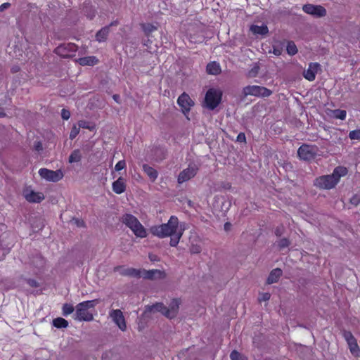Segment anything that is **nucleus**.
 <instances>
[{
  "label": "nucleus",
  "instance_id": "obj_1",
  "mask_svg": "<svg viewBox=\"0 0 360 360\" xmlns=\"http://www.w3.org/2000/svg\"><path fill=\"white\" fill-rule=\"evenodd\" d=\"M184 227L179 228V219L176 216H171L168 221L161 225L153 226L150 229V233L160 238L171 237L169 245L176 247L183 236Z\"/></svg>",
  "mask_w": 360,
  "mask_h": 360
},
{
  "label": "nucleus",
  "instance_id": "obj_2",
  "mask_svg": "<svg viewBox=\"0 0 360 360\" xmlns=\"http://www.w3.org/2000/svg\"><path fill=\"white\" fill-rule=\"evenodd\" d=\"M98 303V300L84 301L76 306L75 319L79 321H90L94 319L93 314L89 311V309L94 308Z\"/></svg>",
  "mask_w": 360,
  "mask_h": 360
},
{
  "label": "nucleus",
  "instance_id": "obj_3",
  "mask_svg": "<svg viewBox=\"0 0 360 360\" xmlns=\"http://www.w3.org/2000/svg\"><path fill=\"white\" fill-rule=\"evenodd\" d=\"M122 222L129 227L134 234L139 238H146L147 232L139 219L131 214H124L121 218Z\"/></svg>",
  "mask_w": 360,
  "mask_h": 360
},
{
  "label": "nucleus",
  "instance_id": "obj_4",
  "mask_svg": "<svg viewBox=\"0 0 360 360\" xmlns=\"http://www.w3.org/2000/svg\"><path fill=\"white\" fill-rule=\"evenodd\" d=\"M179 304L180 301L178 299H173L168 307H165L162 303H156L149 307V310L151 312H160L167 318L173 319L178 314Z\"/></svg>",
  "mask_w": 360,
  "mask_h": 360
},
{
  "label": "nucleus",
  "instance_id": "obj_5",
  "mask_svg": "<svg viewBox=\"0 0 360 360\" xmlns=\"http://www.w3.org/2000/svg\"><path fill=\"white\" fill-rule=\"evenodd\" d=\"M243 93L245 96H253L262 98L269 97L273 94L271 90L257 85H249L244 87Z\"/></svg>",
  "mask_w": 360,
  "mask_h": 360
},
{
  "label": "nucleus",
  "instance_id": "obj_6",
  "mask_svg": "<svg viewBox=\"0 0 360 360\" xmlns=\"http://www.w3.org/2000/svg\"><path fill=\"white\" fill-rule=\"evenodd\" d=\"M221 91L215 89H209L205 98L206 107L210 110H214L220 103L221 100Z\"/></svg>",
  "mask_w": 360,
  "mask_h": 360
},
{
  "label": "nucleus",
  "instance_id": "obj_7",
  "mask_svg": "<svg viewBox=\"0 0 360 360\" xmlns=\"http://www.w3.org/2000/svg\"><path fill=\"white\" fill-rule=\"evenodd\" d=\"M319 148L314 145L302 144L297 150L298 157L304 161L314 160L316 156Z\"/></svg>",
  "mask_w": 360,
  "mask_h": 360
},
{
  "label": "nucleus",
  "instance_id": "obj_8",
  "mask_svg": "<svg viewBox=\"0 0 360 360\" xmlns=\"http://www.w3.org/2000/svg\"><path fill=\"white\" fill-rule=\"evenodd\" d=\"M198 167L195 164H190L188 167L182 170L177 178V182L181 184L193 178L198 173Z\"/></svg>",
  "mask_w": 360,
  "mask_h": 360
},
{
  "label": "nucleus",
  "instance_id": "obj_9",
  "mask_svg": "<svg viewBox=\"0 0 360 360\" xmlns=\"http://www.w3.org/2000/svg\"><path fill=\"white\" fill-rule=\"evenodd\" d=\"M39 174L42 179L52 182H57L60 181L64 176L60 169L53 171L46 168H41L39 170Z\"/></svg>",
  "mask_w": 360,
  "mask_h": 360
},
{
  "label": "nucleus",
  "instance_id": "obj_10",
  "mask_svg": "<svg viewBox=\"0 0 360 360\" xmlns=\"http://www.w3.org/2000/svg\"><path fill=\"white\" fill-rule=\"evenodd\" d=\"M337 184L335 177L332 174L321 176L316 178L314 181V186L321 189H331Z\"/></svg>",
  "mask_w": 360,
  "mask_h": 360
},
{
  "label": "nucleus",
  "instance_id": "obj_11",
  "mask_svg": "<svg viewBox=\"0 0 360 360\" xmlns=\"http://www.w3.org/2000/svg\"><path fill=\"white\" fill-rule=\"evenodd\" d=\"M112 321L117 326L122 330L125 331L127 329L126 321L123 313L120 309H112L109 314Z\"/></svg>",
  "mask_w": 360,
  "mask_h": 360
},
{
  "label": "nucleus",
  "instance_id": "obj_12",
  "mask_svg": "<svg viewBox=\"0 0 360 360\" xmlns=\"http://www.w3.org/2000/svg\"><path fill=\"white\" fill-rule=\"evenodd\" d=\"M177 103L185 115L189 112L191 108L194 105L193 100L186 93H183L179 96Z\"/></svg>",
  "mask_w": 360,
  "mask_h": 360
},
{
  "label": "nucleus",
  "instance_id": "obj_13",
  "mask_svg": "<svg viewBox=\"0 0 360 360\" xmlns=\"http://www.w3.org/2000/svg\"><path fill=\"white\" fill-rule=\"evenodd\" d=\"M342 336L348 344L349 350L352 354L356 356L359 355V348L356 338L354 337L350 331L344 330Z\"/></svg>",
  "mask_w": 360,
  "mask_h": 360
},
{
  "label": "nucleus",
  "instance_id": "obj_14",
  "mask_svg": "<svg viewBox=\"0 0 360 360\" xmlns=\"http://www.w3.org/2000/svg\"><path fill=\"white\" fill-rule=\"evenodd\" d=\"M302 9L306 13L316 17H323L326 15V10L320 5L305 4Z\"/></svg>",
  "mask_w": 360,
  "mask_h": 360
},
{
  "label": "nucleus",
  "instance_id": "obj_15",
  "mask_svg": "<svg viewBox=\"0 0 360 360\" xmlns=\"http://www.w3.org/2000/svg\"><path fill=\"white\" fill-rule=\"evenodd\" d=\"M115 271H118L120 275L124 276H129L133 278H141V269L134 268H125L124 266H116Z\"/></svg>",
  "mask_w": 360,
  "mask_h": 360
},
{
  "label": "nucleus",
  "instance_id": "obj_16",
  "mask_svg": "<svg viewBox=\"0 0 360 360\" xmlns=\"http://www.w3.org/2000/svg\"><path fill=\"white\" fill-rule=\"evenodd\" d=\"M165 273L158 269L141 270V278L145 279L164 278Z\"/></svg>",
  "mask_w": 360,
  "mask_h": 360
},
{
  "label": "nucleus",
  "instance_id": "obj_17",
  "mask_svg": "<svg viewBox=\"0 0 360 360\" xmlns=\"http://www.w3.org/2000/svg\"><path fill=\"white\" fill-rule=\"evenodd\" d=\"M76 51L77 46L72 43L63 44L56 49V53L64 58L69 56V52H75Z\"/></svg>",
  "mask_w": 360,
  "mask_h": 360
},
{
  "label": "nucleus",
  "instance_id": "obj_18",
  "mask_svg": "<svg viewBox=\"0 0 360 360\" xmlns=\"http://www.w3.org/2000/svg\"><path fill=\"white\" fill-rule=\"evenodd\" d=\"M319 68L320 65L318 63H310L307 70L303 72L304 77L308 81H314Z\"/></svg>",
  "mask_w": 360,
  "mask_h": 360
},
{
  "label": "nucleus",
  "instance_id": "obj_19",
  "mask_svg": "<svg viewBox=\"0 0 360 360\" xmlns=\"http://www.w3.org/2000/svg\"><path fill=\"white\" fill-rule=\"evenodd\" d=\"M25 199L30 202H40L44 198L42 193L34 192L33 191L27 192L25 194Z\"/></svg>",
  "mask_w": 360,
  "mask_h": 360
},
{
  "label": "nucleus",
  "instance_id": "obj_20",
  "mask_svg": "<svg viewBox=\"0 0 360 360\" xmlns=\"http://www.w3.org/2000/svg\"><path fill=\"white\" fill-rule=\"evenodd\" d=\"M125 181L122 177L118 178L112 183V191L117 194H121L125 191Z\"/></svg>",
  "mask_w": 360,
  "mask_h": 360
},
{
  "label": "nucleus",
  "instance_id": "obj_21",
  "mask_svg": "<svg viewBox=\"0 0 360 360\" xmlns=\"http://www.w3.org/2000/svg\"><path fill=\"white\" fill-rule=\"evenodd\" d=\"M282 274H283V271L279 268H276V269H273L270 272V274L267 278L266 283L268 284H272V283L278 282V279L282 276Z\"/></svg>",
  "mask_w": 360,
  "mask_h": 360
},
{
  "label": "nucleus",
  "instance_id": "obj_22",
  "mask_svg": "<svg viewBox=\"0 0 360 360\" xmlns=\"http://www.w3.org/2000/svg\"><path fill=\"white\" fill-rule=\"evenodd\" d=\"M143 170L152 181H155L157 179L158 173L153 167L147 164H144L143 165Z\"/></svg>",
  "mask_w": 360,
  "mask_h": 360
},
{
  "label": "nucleus",
  "instance_id": "obj_23",
  "mask_svg": "<svg viewBox=\"0 0 360 360\" xmlns=\"http://www.w3.org/2000/svg\"><path fill=\"white\" fill-rule=\"evenodd\" d=\"M110 32V26H105L98 30L96 34V39L98 42H103L107 39Z\"/></svg>",
  "mask_w": 360,
  "mask_h": 360
},
{
  "label": "nucleus",
  "instance_id": "obj_24",
  "mask_svg": "<svg viewBox=\"0 0 360 360\" xmlns=\"http://www.w3.org/2000/svg\"><path fill=\"white\" fill-rule=\"evenodd\" d=\"M79 65H94L98 63V60L95 56H85L80 58L77 60Z\"/></svg>",
  "mask_w": 360,
  "mask_h": 360
},
{
  "label": "nucleus",
  "instance_id": "obj_25",
  "mask_svg": "<svg viewBox=\"0 0 360 360\" xmlns=\"http://www.w3.org/2000/svg\"><path fill=\"white\" fill-rule=\"evenodd\" d=\"M206 70L210 75H217L220 73L221 68L218 63L211 62L207 65Z\"/></svg>",
  "mask_w": 360,
  "mask_h": 360
},
{
  "label": "nucleus",
  "instance_id": "obj_26",
  "mask_svg": "<svg viewBox=\"0 0 360 360\" xmlns=\"http://www.w3.org/2000/svg\"><path fill=\"white\" fill-rule=\"evenodd\" d=\"M347 172H348L347 169L345 167H341V166L337 167L333 170L332 176H333L335 177L336 182L338 183L340 181V179L342 176H345L347 174Z\"/></svg>",
  "mask_w": 360,
  "mask_h": 360
},
{
  "label": "nucleus",
  "instance_id": "obj_27",
  "mask_svg": "<svg viewBox=\"0 0 360 360\" xmlns=\"http://www.w3.org/2000/svg\"><path fill=\"white\" fill-rule=\"evenodd\" d=\"M250 31L255 35H264L268 32V27L266 25H252Z\"/></svg>",
  "mask_w": 360,
  "mask_h": 360
},
{
  "label": "nucleus",
  "instance_id": "obj_28",
  "mask_svg": "<svg viewBox=\"0 0 360 360\" xmlns=\"http://www.w3.org/2000/svg\"><path fill=\"white\" fill-rule=\"evenodd\" d=\"M82 155L80 150L75 149L70 155L68 162L70 163L79 162L82 160Z\"/></svg>",
  "mask_w": 360,
  "mask_h": 360
},
{
  "label": "nucleus",
  "instance_id": "obj_29",
  "mask_svg": "<svg viewBox=\"0 0 360 360\" xmlns=\"http://www.w3.org/2000/svg\"><path fill=\"white\" fill-rule=\"evenodd\" d=\"M53 325L57 328H65L68 326V322L63 318H56L53 320Z\"/></svg>",
  "mask_w": 360,
  "mask_h": 360
},
{
  "label": "nucleus",
  "instance_id": "obj_30",
  "mask_svg": "<svg viewBox=\"0 0 360 360\" xmlns=\"http://www.w3.org/2000/svg\"><path fill=\"white\" fill-rule=\"evenodd\" d=\"M347 112L345 110L336 109L331 111V116L334 118L344 120L346 118Z\"/></svg>",
  "mask_w": 360,
  "mask_h": 360
},
{
  "label": "nucleus",
  "instance_id": "obj_31",
  "mask_svg": "<svg viewBox=\"0 0 360 360\" xmlns=\"http://www.w3.org/2000/svg\"><path fill=\"white\" fill-rule=\"evenodd\" d=\"M287 52L289 55L294 56L297 53V49L293 41H289L287 44Z\"/></svg>",
  "mask_w": 360,
  "mask_h": 360
},
{
  "label": "nucleus",
  "instance_id": "obj_32",
  "mask_svg": "<svg viewBox=\"0 0 360 360\" xmlns=\"http://www.w3.org/2000/svg\"><path fill=\"white\" fill-rule=\"evenodd\" d=\"M62 310L63 314L67 316L74 311V307L72 304L65 303L63 304Z\"/></svg>",
  "mask_w": 360,
  "mask_h": 360
},
{
  "label": "nucleus",
  "instance_id": "obj_33",
  "mask_svg": "<svg viewBox=\"0 0 360 360\" xmlns=\"http://www.w3.org/2000/svg\"><path fill=\"white\" fill-rule=\"evenodd\" d=\"M277 244H278L279 249L283 250L285 248H288L290 245V242L288 238H283L278 240L277 241Z\"/></svg>",
  "mask_w": 360,
  "mask_h": 360
},
{
  "label": "nucleus",
  "instance_id": "obj_34",
  "mask_svg": "<svg viewBox=\"0 0 360 360\" xmlns=\"http://www.w3.org/2000/svg\"><path fill=\"white\" fill-rule=\"evenodd\" d=\"M349 138L352 140H360V129L349 131Z\"/></svg>",
  "mask_w": 360,
  "mask_h": 360
},
{
  "label": "nucleus",
  "instance_id": "obj_35",
  "mask_svg": "<svg viewBox=\"0 0 360 360\" xmlns=\"http://www.w3.org/2000/svg\"><path fill=\"white\" fill-rule=\"evenodd\" d=\"M189 250L191 254H199L202 251V248L199 244H191Z\"/></svg>",
  "mask_w": 360,
  "mask_h": 360
},
{
  "label": "nucleus",
  "instance_id": "obj_36",
  "mask_svg": "<svg viewBox=\"0 0 360 360\" xmlns=\"http://www.w3.org/2000/svg\"><path fill=\"white\" fill-rule=\"evenodd\" d=\"M230 358L231 360H244L243 356L236 350H233L231 352L230 354Z\"/></svg>",
  "mask_w": 360,
  "mask_h": 360
},
{
  "label": "nucleus",
  "instance_id": "obj_37",
  "mask_svg": "<svg viewBox=\"0 0 360 360\" xmlns=\"http://www.w3.org/2000/svg\"><path fill=\"white\" fill-rule=\"evenodd\" d=\"M79 132V128L77 127L76 126H74L71 129V131L70 134V139L72 140L74 139L77 136Z\"/></svg>",
  "mask_w": 360,
  "mask_h": 360
},
{
  "label": "nucleus",
  "instance_id": "obj_38",
  "mask_svg": "<svg viewBox=\"0 0 360 360\" xmlns=\"http://www.w3.org/2000/svg\"><path fill=\"white\" fill-rule=\"evenodd\" d=\"M271 297V295L269 292H264L259 295L258 298L259 302L268 301Z\"/></svg>",
  "mask_w": 360,
  "mask_h": 360
},
{
  "label": "nucleus",
  "instance_id": "obj_39",
  "mask_svg": "<svg viewBox=\"0 0 360 360\" xmlns=\"http://www.w3.org/2000/svg\"><path fill=\"white\" fill-rule=\"evenodd\" d=\"M126 167V162L124 160H120L115 166L116 171H120Z\"/></svg>",
  "mask_w": 360,
  "mask_h": 360
},
{
  "label": "nucleus",
  "instance_id": "obj_40",
  "mask_svg": "<svg viewBox=\"0 0 360 360\" xmlns=\"http://www.w3.org/2000/svg\"><path fill=\"white\" fill-rule=\"evenodd\" d=\"M61 117L64 120H68L70 117V112L66 109H62Z\"/></svg>",
  "mask_w": 360,
  "mask_h": 360
},
{
  "label": "nucleus",
  "instance_id": "obj_41",
  "mask_svg": "<svg viewBox=\"0 0 360 360\" xmlns=\"http://www.w3.org/2000/svg\"><path fill=\"white\" fill-rule=\"evenodd\" d=\"M350 202L354 205H357L360 203V196L356 195L350 199Z\"/></svg>",
  "mask_w": 360,
  "mask_h": 360
},
{
  "label": "nucleus",
  "instance_id": "obj_42",
  "mask_svg": "<svg viewBox=\"0 0 360 360\" xmlns=\"http://www.w3.org/2000/svg\"><path fill=\"white\" fill-rule=\"evenodd\" d=\"M79 128L89 129V123L84 120H80L78 122Z\"/></svg>",
  "mask_w": 360,
  "mask_h": 360
},
{
  "label": "nucleus",
  "instance_id": "obj_43",
  "mask_svg": "<svg viewBox=\"0 0 360 360\" xmlns=\"http://www.w3.org/2000/svg\"><path fill=\"white\" fill-rule=\"evenodd\" d=\"M246 138L244 133H240L237 136V141L238 142H245Z\"/></svg>",
  "mask_w": 360,
  "mask_h": 360
},
{
  "label": "nucleus",
  "instance_id": "obj_44",
  "mask_svg": "<svg viewBox=\"0 0 360 360\" xmlns=\"http://www.w3.org/2000/svg\"><path fill=\"white\" fill-rule=\"evenodd\" d=\"M34 149L37 151H41L43 149L42 143L41 141H36L34 143Z\"/></svg>",
  "mask_w": 360,
  "mask_h": 360
},
{
  "label": "nucleus",
  "instance_id": "obj_45",
  "mask_svg": "<svg viewBox=\"0 0 360 360\" xmlns=\"http://www.w3.org/2000/svg\"><path fill=\"white\" fill-rule=\"evenodd\" d=\"M284 228L283 226L277 227L275 230V234L277 236H281L283 233Z\"/></svg>",
  "mask_w": 360,
  "mask_h": 360
},
{
  "label": "nucleus",
  "instance_id": "obj_46",
  "mask_svg": "<svg viewBox=\"0 0 360 360\" xmlns=\"http://www.w3.org/2000/svg\"><path fill=\"white\" fill-rule=\"evenodd\" d=\"M27 283L31 287L37 288V287L39 286V283H37V281L34 280V279H29L28 281H27Z\"/></svg>",
  "mask_w": 360,
  "mask_h": 360
},
{
  "label": "nucleus",
  "instance_id": "obj_47",
  "mask_svg": "<svg viewBox=\"0 0 360 360\" xmlns=\"http://www.w3.org/2000/svg\"><path fill=\"white\" fill-rule=\"evenodd\" d=\"M11 6L10 3H4L0 6V12H3Z\"/></svg>",
  "mask_w": 360,
  "mask_h": 360
},
{
  "label": "nucleus",
  "instance_id": "obj_48",
  "mask_svg": "<svg viewBox=\"0 0 360 360\" xmlns=\"http://www.w3.org/2000/svg\"><path fill=\"white\" fill-rule=\"evenodd\" d=\"M273 53L276 55V56H280L281 54V49H277V48H274V51Z\"/></svg>",
  "mask_w": 360,
  "mask_h": 360
},
{
  "label": "nucleus",
  "instance_id": "obj_49",
  "mask_svg": "<svg viewBox=\"0 0 360 360\" xmlns=\"http://www.w3.org/2000/svg\"><path fill=\"white\" fill-rule=\"evenodd\" d=\"M112 98L115 101H116L117 103H120V96L118 94H114L112 96Z\"/></svg>",
  "mask_w": 360,
  "mask_h": 360
},
{
  "label": "nucleus",
  "instance_id": "obj_50",
  "mask_svg": "<svg viewBox=\"0 0 360 360\" xmlns=\"http://www.w3.org/2000/svg\"><path fill=\"white\" fill-rule=\"evenodd\" d=\"M75 223L78 226H82L84 225L83 221H80L79 219H75Z\"/></svg>",
  "mask_w": 360,
  "mask_h": 360
},
{
  "label": "nucleus",
  "instance_id": "obj_51",
  "mask_svg": "<svg viewBox=\"0 0 360 360\" xmlns=\"http://www.w3.org/2000/svg\"><path fill=\"white\" fill-rule=\"evenodd\" d=\"M149 258L151 261H156L157 260V256L155 255H149Z\"/></svg>",
  "mask_w": 360,
  "mask_h": 360
},
{
  "label": "nucleus",
  "instance_id": "obj_52",
  "mask_svg": "<svg viewBox=\"0 0 360 360\" xmlns=\"http://www.w3.org/2000/svg\"><path fill=\"white\" fill-rule=\"evenodd\" d=\"M257 73V70H254L253 69L250 72V76H255Z\"/></svg>",
  "mask_w": 360,
  "mask_h": 360
},
{
  "label": "nucleus",
  "instance_id": "obj_53",
  "mask_svg": "<svg viewBox=\"0 0 360 360\" xmlns=\"http://www.w3.org/2000/svg\"><path fill=\"white\" fill-rule=\"evenodd\" d=\"M187 204L191 207H193V202L191 200H187Z\"/></svg>",
  "mask_w": 360,
  "mask_h": 360
},
{
  "label": "nucleus",
  "instance_id": "obj_54",
  "mask_svg": "<svg viewBox=\"0 0 360 360\" xmlns=\"http://www.w3.org/2000/svg\"><path fill=\"white\" fill-rule=\"evenodd\" d=\"M231 226V224L230 223H226L224 224V228L226 230H228L229 227Z\"/></svg>",
  "mask_w": 360,
  "mask_h": 360
},
{
  "label": "nucleus",
  "instance_id": "obj_55",
  "mask_svg": "<svg viewBox=\"0 0 360 360\" xmlns=\"http://www.w3.org/2000/svg\"><path fill=\"white\" fill-rule=\"evenodd\" d=\"M117 24V22H112L110 23V25L109 26L110 27V26H112V25H116Z\"/></svg>",
  "mask_w": 360,
  "mask_h": 360
},
{
  "label": "nucleus",
  "instance_id": "obj_56",
  "mask_svg": "<svg viewBox=\"0 0 360 360\" xmlns=\"http://www.w3.org/2000/svg\"><path fill=\"white\" fill-rule=\"evenodd\" d=\"M6 114L3 112H0V117H4Z\"/></svg>",
  "mask_w": 360,
  "mask_h": 360
},
{
  "label": "nucleus",
  "instance_id": "obj_57",
  "mask_svg": "<svg viewBox=\"0 0 360 360\" xmlns=\"http://www.w3.org/2000/svg\"><path fill=\"white\" fill-rule=\"evenodd\" d=\"M39 259H40V262H41V264L42 265L44 264L43 259L41 257L39 258Z\"/></svg>",
  "mask_w": 360,
  "mask_h": 360
},
{
  "label": "nucleus",
  "instance_id": "obj_58",
  "mask_svg": "<svg viewBox=\"0 0 360 360\" xmlns=\"http://www.w3.org/2000/svg\"><path fill=\"white\" fill-rule=\"evenodd\" d=\"M16 71H17L16 68H14L13 72H16Z\"/></svg>",
  "mask_w": 360,
  "mask_h": 360
},
{
  "label": "nucleus",
  "instance_id": "obj_59",
  "mask_svg": "<svg viewBox=\"0 0 360 360\" xmlns=\"http://www.w3.org/2000/svg\"><path fill=\"white\" fill-rule=\"evenodd\" d=\"M16 71H17L16 68H14L13 72H16Z\"/></svg>",
  "mask_w": 360,
  "mask_h": 360
}]
</instances>
